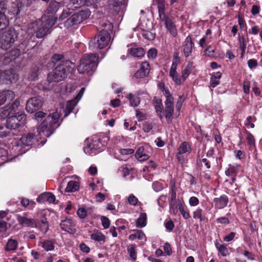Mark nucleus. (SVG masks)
Returning a JSON list of instances; mask_svg holds the SVG:
<instances>
[{"instance_id":"nucleus-10","label":"nucleus","mask_w":262,"mask_h":262,"mask_svg":"<svg viewBox=\"0 0 262 262\" xmlns=\"http://www.w3.org/2000/svg\"><path fill=\"white\" fill-rule=\"evenodd\" d=\"M43 102V98L40 96L30 98L26 102V110L28 113H33L42 107Z\"/></svg>"},{"instance_id":"nucleus-22","label":"nucleus","mask_w":262,"mask_h":262,"mask_svg":"<svg viewBox=\"0 0 262 262\" xmlns=\"http://www.w3.org/2000/svg\"><path fill=\"white\" fill-rule=\"evenodd\" d=\"M127 54L133 57L141 59L145 54V50L141 47H132L128 49Z\"/></svg>"},{"instance_id":"nucleus-64","label":"nucleus","mask_w":262,"mask_h":262,"mask_svg":"<svg viewBox=\"0 0 262 262\" xmlns=\"http://www.w3.org/2000/svg\"><path fill=\"white\" fill-rule=\"evenodd\" d=\"M152 188L156 192H159L163 189V184L158 181H155L152 183Z\"/></svg>"},{"instance_id":"nucleus-63","label":"nucleus","mask_w":262,"mask_h":262,"mask_svg":"<svg viewBox=\"0 0 262 262\" xmlns=\"http://www.w3.org/2000/svg\"><path fill=\"white\" fill-rule=\"evenodd\" d=\"M48 193L49 192H44L40 194L37 199V201L40 203L48 202Z\"/></svg>"},{"instance_id":"nucleus-40","label":"nucleus","mask_w":262,"mask_h":262,"mask_svg":"<svg viewBox=\"0 0 262 262\" xmlns=\"http://www.w3.org/2000/svg\"><path fill=\"white\" fill-rule=\"evenodd\" d=\"M18 246V242L16 240L9 239L5 247V250L9 251H14L15 250Z\"/></svg>"},{"instance_id":"nucleus-60","label":"nucleus","mask_w":262,"mask_h":262,"mask_svg":"<svg viewBox=\"0 0 262 262\" xmlns=\"http://www.w3.org/2000/svg\"><path fill=\"white\" fill-rule=\"evenodd\" d=\"M237 235L235 232H230L229 234L223 237V241L225 242H230L233 241Z\"/></svg>"},{"instance_id":"nucleus-11","label":"nucleus","mask_w":262,"mask_h":262,"mask_svg":"<svg viewBox=\"0 0 262 262\" xmlns=\"http://www.w3.org/2000/svg\"><path fill=\"white\" fill-rule=\"evenodd\" d=\"M17 77L12 69L4 71L0 70V84H10L16 80Z\"/></svg>"},{"instance_id":"nucleus-14","label":"nucleus","mask_w":262,"mask_h":262,"mask_svg":"<svg viewBox=\"0 0 262 262\" xmlns=\"http://www.w3.org/2000/svg\"><path fill=\"white\" fill-rule=\"evenodd\" d=\"M194 48V43L193 42L190 35L186 37L183 42L182 52L185 58H188L192 55L193 49Z\"/></svg>"},{"instance_id":"nucleus-61","label":"nucleus","mask_w":262,"mask_h":262,"mask_svg":"<svg viewBox=\"0 0 262 262\" xmlns=\"http://www.w3.org/2000/svg\"><path fill=\"white\" fill-rule=\"evenodd\" d=\"M164 226L167 230L169 232L172 231L174 227V224L173 221L169 219V220H165L164 222Z\"/></svg>"},{"instance_id":"nucleus-13","label":"nucleus","mask_w":262,"mask_h":262,"mask_svg":"<svg viewBox=\"0 0 262 262\" xmlns=\"http://www.w3.org/2000/svg\"><path fill=\"white\" fill-rule=\"evenodd\" d=\"M173 18L168 15L162 16L160 18L161 21L164 22L165 28L167 31L173 36L176 37L178 35V31L176 26L173 21Z\"/></svg>"},{"instance_id":"nucleus-17","label":"nucleus","mask_w":262,"mask_h":262,"mask_svg":"<svg viewBox=\"0 0 262 262\" xmlns=\"http://www.w3.org/2000/svg\"><path fill=\"white\" fill-rule=\"evenodd\" d=\"M27 213L24 212L23 215L17 214L16 219L18 224L22 227L34 228L36 225V220L27 217Z\"/></svg>"},{"instance_id":"nucleus-41","label":"nucleus","mask_w":262,"mask_h":262,"mask_svg":"<svg viewBox=\"0 0 262 262\" xmlns=\"http://www.w3.org/2000/svg\"><path fill=\"white\" fill-rule=\"evenodd\" d=\"M34 0H18L17 4V11L16 14H18L22 7H28L33 3Z\"/></svg>"},{"instance_id":"nucleus-54","label":"nucleus","mask_w":262,"mask_h":262,"mask_svg":"<svg viewBox=\"0 0 262 262\" xmlns=\"http://www.w3.org/2000/svg\"><path fill=\"white\" fill-rule=\"evenodd\" d=\"M178 206H179V210L180 212H181L183 217L185 220L188 219L190 217L188 211L185 210L184 209L183 205L181 202L178 203Z\"/></svg>"},{"instance_id":"nucleus-56","label":"nucleus","mask_w":262,"mask_h":262,"mask_svg":"<svg viewBox=\"0 0 262 262\" xmlns=\"http://www.w3.org/2000/svg\"><path fill=\"white\" fill-rule=\"evenodd\" d=\"M157 54L158 50L155 48H152L147 51V56L149 59L154 60L157 58Z\"/></svg>"},{"instance_id":"nucleus-37","label":"nucleus","mask_w":262,"mask_h":262,"mask_svg":"<svg viewBox=\"0 0 262 262\" xmlns=\"http://www.w3.org/2000/svg\"><path fill=\"white\" fill-rule=\"evenodd\" d=\"M39 68L37 66L32 67L30 70L28 79L30 81H35L38 79Z\"/></svg>"},{"instance_id":"nucleus-47","label":"nucleus","mask_w":262,"mask_h":262,"mask_svg":"<svg viewBox=\"0 0 262 262\" xmlns=\"http://www.w3.org/2000/svg\"><path fill=\"white\" fill-rule=\"evenodd\" d=\"M92 239L96 242H104L105 239V236L100 232L92 233L91 235Z\"/></svg>"},{"instance_id":"nucleus-32","label":"nucleus","mask_w":262,"mask_h":262,"mask_svg":"<svg viewBox=\"0 0 262 262\" xmlns=\"http://www.w3.org/2000/svg\"><path fill=\"white\" fill-rule=\"evenodd\" d=\"M77 101L76 99L71 100L67 102L66 106L64 108V117L68 116L73 110L76 105Z\"/></svg>"},{"instance_id":"nucleus-39","label":"nucleus","mask_w":262,"mask_h":262,"mask_svg":"<svg viewBox=\"0 0 262 262\" xmlns=\"http://www.w3.org/2000/svg\"><path fill=\"white\" fill-rule=\"evenodd\" d=\"M127 98L129 100L130 106L133 107L138 106L140 103V97L134 95L132 93H129Z\"/></svg>"},{"instance_id":"nucleus-9","label":"nucleus","mask_w":262,"mask_h":262,"mask_svg":"<svg viewBox=\"0 0 262 262\" xmlns=\"http://www.w3.org/2000/svg\"><path fill=\"white\" fill-rule=\"evenodd\" d=\"M17 38V33L14 29H9L4 32L0 37L1 48L4 50L10 48Z\"/></svg>"},{"instance_id":"nucleus-3","label":"nucleus","mask_w":262,"mask_h":262,"mask_svg":"<svg viewBox=\"0 0 262 262\" xmlns=\"http://www.w3.org/2000/svg\"><path fill=\"white\" fill-rule=\"evenodd\" d=\"M60 115L58 112L50 114L37 128V132L40 136L49 137L59 126Z\"/></svg>"},{"instance_id":"nucleus-46","label":"nucleus","mask_w":262,"mask_h":262,"mask_svg":"<svg viewBox=\"0 0 262 262\" xmlns=\"http://www.w3.org/2000/svg\"><path fill=\"white\" fill-rule=\"evenodd\" d=\"M144 237H145V235L142 231L137 230L135 233L132 234L129 236L128 239L130 241H134L136 238L142 240Z\"/></svg>"},{"instance_id":"nucleus-44","label":"nucleus","mask_w":262,"mask_h":262,"mask_svg":"<svg viewBox=\"0 0 262 262\" xmlns=\"http://www.w3.org/2000/svg\"><path fill=\"white\" fill-rule=\"evenodd\" d=\"M244 133L246 135V140L247 144L251 147L255 146V140L253 135L247 129L244 130Z\"/></svg>"},{"instance_id":"nucleus-57","label":"nucleus","mask_w":262,"mask_h":262,"mask_svg":"<svg viewBox=\"0 0 262 262\" xmlns=\"http://www.w3.org/2000/svg\"><path fill=\"white\" fill-rule=\"evenodd\" d=\"M21 205L24 207H28L29 208L34 207L35 203L34 201H30L29 199L25 198L21 199L20 202Z\"/></svg>"},{"instance_id":"nucleus-49","label":"nucleus","mask_w":262,"mask_h":262,"mask_svg":"<svg viewBox=\"0 0 262 262\" xmlns=\"http://www.w3.org/2000/svg\"><path fill=\"white\" fill-rule=\"evenodd\" d=\"M10 134V129L6 124L4 125L0 124V138H5L8 136Z\"/></svg>"},{"instance_id":"nucleus-19","label":"nucleus","mask_w":262,"mask_h":262,"mask_svg":"<svg viewBox=\"0 0 262 262\" xmlns=\"http://www.w3.org/2000/svg\"><path fill=\"white\" fill-rule=\"evenodd\" d=\"M34 228H38L43 234H46L48 232L49 228V224L45 215H42L39 220L36 221Z\"/></svg>"},{"instance_id":"nucleus-16","label":"nucleus","mask_w":262,"mask_h":262,"mask_svg":"<svg viewBox=\"0 0 262 262\" xmlns=\"http://www.w3.org/2000/svg\"><path fill=\"white\" fill-rule=\"evenodd\" d=\"M150 70L149 63L145 61L140 63V68L134 74V77L137 79L146 77L148 76Z\"/></svg>"},{"instance_id":"nucleus-15","label":"nucleus","mask_w":262,"mask_h":262,"mask_svg":"<svg viewBox=\"0 0 262 262\" xmlns=\"http://www.w3.org/2000/svg\"><path fill=\"white\" fill-rule=\"evenodd\" d=\"M76 222L71 217H66L61 220L60 226L62 230L70 233H75L76 232Z\"/></svg>"},{"instance_id":"nucleus-31","label":"nucleus","mask_w":262,"mask_h":262,"mask_svg":"<svg viewBox=\"0 0 262 262\" xmlns=\"http://www.w3.org/2000/svg\"><path fill=\"white\" fill-rule=\"evenodd\" d=\"M2 3H0V30H3L8 24V20L7 19L4 11V5L2 7Z\"/></svg>"},{"instance_id":"nucleus-4","label":"nucleus","mask_w":262,"mask_h":262,"mask_svg":"<svg viewBox=\"0 0 262 262\" xmlns=\"http://www.w3.org/2000/svg\"><path fill=\"white\" fill-rule=\"evenodd\" d=\"M56 20L57 17L48 18L45 21L38 19L30 23L28 28L33 31L37 38H41L50 33V30L54 25Z\"/></svg>"},{"instance_id":"nucleus-45","label":"nucleus","mask_w":262,"mask_h":262,"mask_svg":"<svg viewBox=\"0 0 262 262\" xmlns=\"http://www.w3.org/2000/svg\"><path fill=\"white\" fill-rule=\"evenodd\" d=\"M193 217L194 219H199L201 222L204 221L205 220V215L204 214L203 209L198 208L193 212Z\"/></svg>"},{"instance_id":"nucleus-52","label":"nucleus","mask_w":262,"mask_h":262,"mask_svg":"<svg viewBox=\"0 0 262 262\" xmlns=\"http://www.w3.org/2000/svg\"><path fill=\"white\" fill-rule=\"evenodd\" d=\"M239 252L244 255V256L247 258L248 260L253 261L255 260L254 254L251 252L246 250L238 249Z\"/></svg>"},{"instance_id":"nucleus-55","label":"nucleus","mask_w":262,"mask_h":262,"mask_svg":"<svg viewBox=\"0 0 262 262\" xmlns=\"http://www.w3.org/2000/svg\"><path fill=\"white\" fill-rule=\"evenodd\" d=\"M239 47L240 49H246L247 41L244 35L238 34V37Z\"/></svg>"},{"instance_id":"nucleus-30","label":"nucleus","mask_w":262,"mask_h":262,"mask_svg":"<svg viewBox=\"0 0 262 262\" xmlns=\"http://www.w3.org/2000/svg\"><path fill=\"white\" fill-rule=\"evenodd\" d=\"M194 68L192 61H189L185 68L182 71V77L183 81H185Z\"/></svg>"},{"instance_id":"nucleus-51","label":"nucleus","mask_w":262,"mask_h":262,"mask_svg":"<svg viewBox=\"0 0 262 262\" xmlns=\"http://www.w3.org/2000/svg\"><path fill=\"white\" fill-rule=\"evenodd\" d=\"M169 76L172 78L173 81L177 85H181V84L185 82L183 81L182 77L181 78L179 77V74L177 72H176V73H174V74L169 73Z\"/></svg>"},{"instance_id":"nucleus-33","label":"nucleus","mask_w":262,"mask_h":262,"mask_svg":"<svg viewBox=\"0 0 262 262\" xmlns=\"http://www.w3.org/2000/svg\"><path fill=\"white\" fill-rule=\"evenodd\" d=\"M147 224V215L146 213H141L136 221V226L138 228L144 227Z\"/></svg>"},{"instance_id":"nucleus-34","label":"nucleus","mask_w":262,"mask_h":262,"mask_svg":"<svg viewBox=\"0 0 262 262\" xmlns=\"http://www.w3.org/2000/svg\"><path fill=\"white\" fill-rule=\"evenodd\" d=\"M170 198L169 200L170 207L172 208L176 204L177 190L174 185L171 186L169 191Z\"/></svg>"},{"instance_id":"nucleus-1","label":"nucleus","mask_w":262,"mask_h":262,"mask_svg":"<svg viewBox=\"0 0 262 262\" xmlns=\"http://www.w3.org/2000/svg\"><path fill=\"white\" fill-rule=\"evenodd\" d=\"M64 56L61 54H54L51 61L54 64H57L52 72L48 74V78L50 82H58L64 80L71 73L75 68V64L69 60H63Z\"/></svg>"},{"instance_id":"nucleus-24","label":"nucleus","mask_w":262,"mask_h":262,"mask_svg":"<svg viewBox=\"0 0 262 262\" xmlns=\"http://www.w3.org/2000/svg\"><path fill=\"white\" fill-rule=\"evenodd\" d=\"M135 157L139 161H144L147 160L149 158V156L147 154V151L144 147L140 146L136 152Z\"/></svg>"},{"instance_id":"nucleus-23","label":"nucleus","mask_w":262,"mask_h":262,"mask_svg":"<svg viewBox=\"0 0 262 262\" xmlns=\"http://www.w3.org/2000/svg\"><path fill=\"white\" fill-rule=\"evenodd\" d=\"M41 247L46 251H53L55 248L56 241L55 239H41L40 242Z\"/></svg>"},{"instance_id":"nucleus-2","label":"nucleus","mask_w":262,"mask_h":262,"mask_svg":"<svg viewBox=\"0 0 262 262\" xmlns=\"http://www.w3.org/2000/svg\"><path fill=\"white\" fill-rule=\"evenodd\" d=\"M100 31L97 36L89 42V48L92 50H97L104 48L109 43L111 39L110 33L113 26L107 20H101L99 22Z\"/></svg>"},{"instance_id":"nucleus-27","label":"nucleus","mask_w":262,"mask_h":262,"mask_svg":"<svg viewBox=\"0 0 262 262\" xmlns=\"http://www.w3.org/2000/svg\"><path fill=\"white\" fill-rule=\"evenodd\" d=\"M125 0H113L110 7L115 14H118L122 6L125 5Z\"/></svg>"},{"instance_id":"nucleus-7","label":"nucleus","mask_w":262,"mask_h":262,"mask_svg":"<svg viewBox=\"0 0 262 262\" xmlns=\"http://www.w3.org/2000/svg\"><path fill=\"white\" fill-rule=\"evenodd\" d=\"M37 141V136L33 133H29L23 135L20 140L13 142L12 147L15 151H17L18 155H21L27 150V149H25L26 146H32Z\"/></svg>"},{"instance_id":"nucleus-6","label":"nucleus","mask_w":262,"mask_h":262,"mask_svg":"<svg viewBox=\"0 0 262 262\" xmlns=\"http://www.w3.org/2000/svg\"><path fill=\"white\" fill-rule=\"evenodd\" d=\"M98 58L96 54H84L78 67L79 72L91 75L97 67Z\"/></svg>"},{"instance_id":"nucleus-28","label":"nucleus","mask_w":262,"mask_h":262,"mask_svg":"<svg viewBox=\"0 0 262 262\" xmlns=\"http://www.w3.org/2000/svg\"><path fill=\"white\" fill-rule=\"evenodd\" d=\"M157 5L158 9V14L159 18H161L162 16H166L165 10H166V1L165 0H154Z\"/></svg>"},{"instance_id":"nucleus-26","label":"nucleus","mask_w":262,"mask_h":262,"mask_svg":"<svg viewBox=\"0 0 262 262\" xmlns=\"http://www.w3.org/2000/svg\"><path fill=\"white\" fill-rule=\"evenodd\" d=\"M165 117L168 123L171 122L174 113L173 104L165 105Z\"/></svg>"},{"instance_id":"nucleus-38","label":"nucleus","mask_w":262,"mask_h":262,"mask_svg":"<svg viewBox=\"0 0 262 262\" xmlns=\"http://www.w3.org/2000/svg\"><path fill=\"white\" fill-rule=\"evenodd\" d=\"M178 152L182 154H185L186 152L190 153L191 151V146L188 142L186 141L183 142L178 148Z\"/></svg>"},{"instance_id":"nucleus-59","label":"nucleus","mask_w":262,"mask_h":262,"mask_svg":"<svg viewBox=\"0 0 262 262\" xmlns=\"http://www.w3.org/2000/svg\"><path fill=\"white\" fill-rule=\"evenodd\" d=\"M72 12L69 9L63 10L60 17H59V20H63L67 19L72 15Z\"/></svg>"},{"instance_id":"nucleus-62","label":"nucleus","mask_w":262,"mask_h":262,"mask_svg":"<svg viewBox=\"0 0 262 262\" xmlns=\"http://www.w3.org/2000/svg\"><path fill=\"white\" fill-rule=\"evenodd\" d=\"M128 203L133 206H136L139 203L141 204V202H139L138 199L133 194H130L128 198Z\"/></svg>"},{"instance_id":"nucleus-42","label":"nucleus","mask_w":262,"mask_h":262,"mask_svg":"<svg viewBox=\"0 0 262 262\" xmlns=\"http://www.w3.org/2000/svg\"><path fill=\"white\" fill-rule=\"evenodd\" d=\"M77 17H78V20L80 23L83 20L86 19L90 15V12L88 10H81L76 13Z\"/></svg>"},{"instance_id":"nucleus-25","label":"nucleus","mask_w":262,"mask_h":262,"mask_svg":"<svg viewBox=\"0 0 262 262\" xmlns=\"http://www.w3.org/2000/svg\"><path fill=\"white\" fill-rule=\"evenodd\" d=\"M214 245L219 254L223 257H226L230 254L227 246L225 244H220L217 240L214 242Z\"/></svg>"},{"instance_id":"nucleus-36","label":"nucleus","mask_w":262,"mask_h":262,"mask_svg":"<svg viewBox=\"0 0 262 262\" xmlns=\"http://www.w3.org/2000/svg\"><path fill=\"white\" fill-rule=\"evenodd\" d=\"M20 104L19 100L17 99H16L8 107L7 110L4 111L5 114L8 113L7 115H12L17 114L15 113L16 108L19 106Z\"/></svg>"},{"instance_id":"nucleus-12","label":"nucleus","mask_w":262,"mask_h":262,"mask_svg":"<svg viewBox=\"0 0 262 262\" xmlns=\"http://www.w3.org/2000/svg\"><path fill=\"white\" fill-rule=\"evenodd\" d=\"M20 51L19 49H14L11 51L6 52L0 58V62L3 65H7L10 62H15L19 57Z\"/></svg>"},{"instance_id":"nucleus-53","label":"nucleus","mask_w":262,"mask_h":262,"mask_svg":"<svg viewBox=\"0 0 262 262\" xmlns=\"http://www.w3.org/2000/svg\"><path fill=\"white\" fill-rule=\"evenodd\" d=\"M225 173L227 176H229L230 175H237L238 170L235 166L229 164V168L225 170Z\"/></svg>"},{"instance_id":"nucleus-8","label":"nucleus","mask_w":262,"mask_h":262,"mask_svg":"<svg viewBox=\"0 0 262 262\" xmlns=\"http://www.w3.org/2000/svg\"><path fill=\"white\" fill-rule=\"evenodd\" d=\"M26 119L24 112H18L17 114L7 115L6 124L11 130H15L24 124Z\"/></svg>"},{"instance_id":"nucleus-20","label":"nucleus","mask_w":262,"mask_h":262,"mask_svg":"<svg viewBox=\"0 0 262 262\" xmlns=\"http://www.w3.org/2000/svg\"><path fill=\"white\" fill-rule=\"evenodd\" d=\"M15 93L10 90H6L0 92V106L7 101L10 102L15 98Z\"/></svg>"},{"instance_id":"nucleus-50","label":"nucleus","mask_w":262,"mask_h":262,"mask_svg":"<svg viewBox=\"0 0 262 262\" xmlns=\"http://www.w3.org/2000/svg\"><path fill=\"white\" fill-rule=\"evenodd\" d=\"M127 252L130 257L133 261H135L137 259V252L136 251V245L135 244L131 245L127 248Z\"/></svg>"},{"instance_id":"nucleus-43","label":"nucleus","mask_w":262,"mask_h":262,"mask_svg":"<svg viewBox=\"0 0 262 262\" xmlns=\"http://www.w3.org/2000/svg\"><path fill=\"white\" fill-rule=\"evenodd\" d=\"M8 150L0 147V164H3L9 161Z\"/></svg>"},{"instance_id":"nucleus-21","label":"nucleus","mask_w":262,"mask_h":262,"mask_svg":"<svg viewBox=\"0 0 262 262\" xmlns=\"http://www.w3.org/2000/svg\"><path fill=\"white\" fill-rule=\"evenodd\" d=\"M60 7V3L55 0H52L46 10V13L49 16L48 18L55 17L54 15L57 12Z\"/></svg>"},{"instance_id":"nucleus-5","label":"nucleus","mask_w":262,"mask_h":262,"mask_svg":"<svg viewBox=\"0 0 262 262\" xmlns=\"http://www.w3.org/2000/svg\"><path fill=\"white\" fill-rule=\"evenodd\" d=\"M109 140L110 137L106 133H101L94 135L91 142L84 148V150L89 154H97L104 150Z\"/></svg>"},{"instance_id":"nucleus-35","label":"nucleus","mask_w":262,"mask_h":262,"mask_svg":"<svg viewBox=\"0 0 262 262\" xmlns=\"http://www.w3.org/2000/svg\"><path fill=\"white\" fill-rule=\"evenodd\" d=\"M79 189V183L75 181H70L68 182L66 188L67 192H75Z\"/></svg>"},{"instance_id":"nucleus-58","label":"nucleus","mask_w":262,"mask_h":262,"mask_svg":"<svg viewBox=\"0 0 262 262\" xmlns=\"http://www.w3.org/2000/svg\"><path fill=\"white\" fill-rule=\"evenodd\" d=\"M185 97L184 96L181 95L179 97L178 100L176 103V108L177 112H178V114L179 115L180 110L182 108L183 103L185 101Z\"/></svg>"},{"instance_id":"nucleus-48","label":"nucleus","mask_w":262,"mask_h":262,"mask_svg":"<svg viewBox=\"0 0 262 262\" xmlns=\"http://www.w3.org/2000/svg\"><path fill=\"white\" fill-rule=\"evenodd\" d=\"M256 121V118L254 116H249L246 119L245 121V125L247 127H250L253 128L255 127V125L253 123Z\"/></svg>"},{"instance_id":"nucleus-18","label":"nucleus","mask_w":262,"mask_h":262,"mask_svg":"<svg viewBox=\"0 0 262 262\" xmlns=\"http://www.w3.org/2000/svg\"><path fill=\"white\" fill-rule=\"evenodd\" d=\"M214 207L217 209L225 208L229 202V198L226 194H222L219 198H215L213 200Z\"/></svg>"},{"instance_id":"nucleus-29","label":"nucleus","mask_w":262,"mask_h":262,"mask_svg":"<svg viewBox=\"0 0 262 262\" xmlns=\"http://www.w3.org/2000/svg\"><path fill=\"white\" fill-rule=\"evenodd\" d=\"M78 24H80L78 17H77L76 13H74L66 19L64 22V26L65 27L69 28Z\"/></svg>"}]
</instances>
